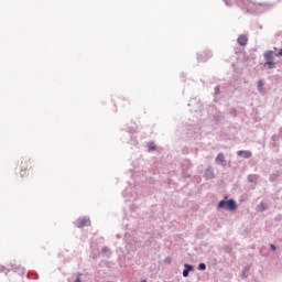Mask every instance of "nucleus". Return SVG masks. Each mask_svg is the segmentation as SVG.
Wrapping results in <instances>:
<instances>
[{
	"mask_svg": "<svg viewBox=\"0 0 282 282\" xmlns=\"http://www.w3.org/2000/svg\"><path fill=\"white\" fill-rule=\"evenodd\" d=\"M227 8L238 6V8H246L247 10H259V8H265V3L254 2L252 0H223Z\"/></svg>",
	"mask_w": 282,
	"mask_h": 282,
	"instance_id": "nucleus-1",
	"label": "nucleus"
},
{
	"mask_svg": "<svg viewBox=\"0 0 282 282\" xmlns=\"http://www.w3.org/2000/svg\"><path fill=\"white\" fill-rule=\"evenodd\" d=\"M217 209L218 210H237V202L232 198L226 200V199H223L218 203L217 205Z\"/></svg>",
	"mask_w": 282,
	"mask_h": 282,
	"instance_id": "nucleus-2",
	"label": "nucleus"
},
{
	"mask_svg": "<svg viewBox=\"0 0 282 282\" xmlns=\"http://www.w3.org/2000/svg\"><path fill=\"white\" fill-rule=\"evenodd\" d=\"M91 224V221H89V218L84 217V218H79L75 221V226L77 228H85V226H89Z\"/></svg>",
	"mask_w": 282,
	"mask_h": 282,
	"instance_id": "nucleus-3",
	"label": "nucleus"
},
{
	"mask_svg": "<svg viewBox=\"0 0 282 282\" xmlns=\"http://www.w3.org/2000/svg\"><path fill=\"white\" fill-rule=\"evenodd\" d=\"M237 155L239 158H245V160H250V158H252V152L249 150H239Z\"/></svg>",
	"mask_w": 282,
	"mask_h": 282,
	"instance_id": "nucleus-4",
	"label": "nucleus"
},
{
	"mask_svg": "<svg viewBox=\"0 0 282 282\" xmlns=\"http://www.w3.org/2000/svg\"><path fill=\"white\" fill-rule=\"evenodd\" d=\"M216 164H220L221 166H226V156L224 155V153H219L216 156Z\"/></svg>",
	"mask_w": 282,
	"mask_h": 282,
	"instance_id": "nucleus-5",
	"label": "nucleus"
},
{
	"mask_svg": "<svg viewBox=\"0 0 282 282\" xmlns=\"http://www.w3.org/2000/svg\"><path fill=\"white\" fill-rule=\"evenodd\" d=\"M184 270H183V276L184 279L188 278V274H191L192 270H193V264H188V263H185L184 264Z\"/></svg>",
	"mask_w": 282,
	"mask_h": 282,
	"instance_id": "nucleus-6",
	"label": "nucleus"
},
{
	"mask_svg": "<svg viewBox=\"0 0 282 282\" xmlns=\"http://www.w3.org/2000/svg\"><path fill=\"white\" fill-rule=\"evenodd\" d=\"M237 42L241 47H246L248 45V37L246 35H239Z\"/></svg>",
	"mask_w": 282,
	"mask_h": 282,
	"instance_id": "nucleus-7",
	"label": "nucleus"
},
{
	"mask_svg": "<svg viewBox=\"0 0 282 282\" xmlns=\"http://www.w3.org/2000/svg\"><path fill=\"white\" fill-rule=\"evenodd\" d=\"M204 176L205 180H213L215 177V172L213 171V167H207Z\"/></svg>",
	"mask_w": 282,
	"mask_h": 282,
	"instance_id": "nucleus-8",
	"label": "nucleus"
},
{
	"mask_svg": "<svg viewBox=\"0 0 282 282\" xmlns=\"http://www.w3.org/2000/svg\"><path fill=\"white\" fill-rule=\"evenodd\" d=\"M275 54L276 53H274V51H267L264 53V61L267 62L274 61V56H276Z\"/></svg>",
	"mask_w": 282,
	"mask_h": 282,
	"instance_id": "nucleus-9",
	"label": "nucleus"
},
{
	"mask_svg": "<svg viewBox=\"0 0 282 282\" xmlns=\"http://www.w3.org/2000/svg\"><path fill=\"white\" fill-rule=\"evenodd\" d=\"M248 182H250L251 184H257V182H259V175H257V174H249L248 175Z\"/></svg>",
	"mask_w": 282,
	"mask_h": 282,
	"instance_id": "nucleus-10",
	"label": "nucleus"
},
{
	"mask_svg": "<svg viewBox=\"0 0 282 282\" xmlns=\"http://www.w3.org/2000/svg\"><path fill=\"white\" fill-rule=\"evenodd\" d=\"M214 120L216 122H223V120H226V117L223 115V112H216L214 116Z\"/></svg>",
	"mask_w": 282,
	"mask_h": 282,
	"instance_id": "nucleus-11",
	"label": "nucleus"
},
{
	"mask_svg": "<svg viewBox=\"0 0 282 282\" xmlns=\"http://www.w3.org/2000/svg\"><path fill=\"white\" fill-rule=\"evenodd\" d=\"M123 197H126L127 199H132L133 195L131 194V187H127L123 191Z\"/></svg>",
	"mask_w": 282,
	"mask_h": 282,
	"instance_id": "nucleus-12",
	"label": "nucleus"
},
{
	"mask_svg": "<svg viewBox=\"0 0 282 282\" xmlns=\"http://www.w3.org/2000/svg\"><path fill=\"white\" fill-rule=\"evenodd\" d=\"M263 67H268V69H274L276 67V63H274V61L265 62Z\"/></svg>",
	"mask_w": 282,
	"mask_h": 282,
	"instance_id": "nucleus-13",
	"label": "nucleus"
},
{
	"mask_svg": "<svg viewBox=\"0 0 282 282\" xmlns=\"http://www.w3.org/2000/svg\"><path fill=\"white\" fill-rule=\"evenodd\" d=\"M256 210H257L258 213H264V210H265V204L260 203V204L257 206Z\"/></svg>",
	"mask_w": 282,
	"mask_h": 282,
	"instance_id": "nucleus-14",
	"label": "nucleus"
},
{
	"mask_svg": "<svg viewBox=\"0 0 282 282\" xmlns=\"http://www.w3.org/2000/svg\"><path fill=\"white\" fill-rule=\"evenodd\" d=\"M257 87H258V91L260 94H262L263 93V82H262V79L258 80Z\"/></svg>",
	"mask_w": 282,
	"mask_h": 282,
	"instance_id": "nucleus-15",
	"label": "nucleus"
},
{
	"mask_svg": "<svg viewBox=\"0 0 282 282\" xmlns=\"http://www.w3.org/2000/svg\"><path fill=\"white\" fill-rule=\"evenodd\" d=\"M276 180H279V174L276 173L270 174L269 176L270 182H276Z\"/></svg>",
	"mask_w": 282,
	"mask_h": 282,
	"instance_id": "nucleus-16",
	"label": "nucleus"
},
{
	"mask_svg": "<svg viewBox=\"0 0 282 282\" xmlns=\"http://www.w3.org/2000/svg\"><path fill=\"white\" fill-rule=\"evenodd\" d=\"M224 250H225V252H226L227 254H230V252H232V247H230V246H225Z\"/></svg>",
	"mask_w": 282,
	"mask_h": 282,
	"instance_id": "nucleus-17",
	"label": "nucleus"
},
{
	"mask_svg": "<svg viewBox=\"0 0 282 282\" xmlns=\"http://www.w3.org/2000/svg\"><path fill=\"white\" fill-rule=\"evenodd\" d=\"M279 138H281L280 134L279 135L278 134H273L271 137V140H272V142H279Z\"/></svg>",
	"mask_w": 282,
	"mask_h": 282,
	"instance_id": "nucleus-18",
	"label": "nucleus"
},
{
	"mask_svg": "<svg viewBox=\"0 0 282 282\" xmlns=\"http://www.w3.org/2000/svg\"><path fill=\"white\" fill-rule=\"evenodd\" d=\"M229 113H230L231 116H234V118L237 117V109L231 108V109L229 110Z\"/></svg>",
	"mask_w": 282,
	"mask_h": 282,
	"instance_id": "nucleus-19",
	"label": "nucleus"
},
{
	"mask_svg": "<svg viewBox=\"0 0 282 282\" xmlns=\"http://www.w3.org/2000/svg\"><path fill=\"white\" fill-rule=\"evenodd\" d=\"M198 270H202V271L206 270V263H204V262L199 263Z\"/></svg>",
	"mask_w": 282,
	"mask_h": 282,
	"instance_id": "nucleus-20",
	"label": "nucleus"
},
{
	"mask_svg": "<svg viewBox=\"0 0 282 282\" xmlns=\"http://www.w3.org/2000/svg\"><path fill=\"white\" fill-rule=\"evenodd\" d=\"M214 94H215V96H219V94H220V88H219V86H216L215 88H214Z\"/></svg>",
	"mask_w": 282,
	"mask_h": 282,
	"instance_id": "nucleus-21",
	"label": "nucleus"
},
{
	"mask_svg": "<svg viewBox=\"0 0 282 282\" xmlns=\"http://www.w3.org/2000/svg\"><path fill=\"white\" fill-rule=\"evenodd\" d=\"M12 270H19V271H20V274H23V273H24V270H23V268H21V267H13Z\"/></svg>",
	"mask_w": 282,
	"mask_h": 282,
	"instance_id": "nucleus-22",
	"label": "nucleus"
},
{
	"mask_svg": "<svg viewBox=\"0 0 282 282\" xmlns=\"http://www.w3.org/2000/svg\"><path fill=\"white\" fill-rule=\"evenodd\" d=\"M149 151H155V144L149 143Z\"/></svg>",
	"mask_w": 282,
	"mask_h": 282,
	"instance_id": "nucleus-23",
	"label": "nucleus"
},
{
	"mask_svg": "<svg viewBox=\"0 0 282 282\" xmlns=\"http://www.w3.org/2000/svg\"><path fill=\"white\" fill-rule=\"evenodd\" d=\"M248 270H250L249 267H246V268L242 270V279H243V276H246V272H248Z\"/></svg>",
	"mask_w": 282,
	"mask_h": 282,
	"instance_id": "nucleus-24",
	"label": "nucleus"
},
{
	"mask_svg": "<svg viewBox=\"0 0 282 282\" xmlns=\"http://www.w3.org/2000/svg\"><path fill=\"white\" fill-rule=\"evenodd\" d=\"M1 268V272H4V274H8V272H10V270L6 269V267H0Z\"/></svg>",
	"mask_w": 282,
	"mask_h": 282,
	"instance_id": "nucleus-25",
	"label": "nucleus"
},
{
	"mask_svg": "<svg viewBox=\"0 0 282 282\" xmlns=\"http://www.w3.org/2000/svg\"><path fill=\"white\" fill-rule=\"evenodd\" d=\"M109 248L108 247H102L101 252H108Z\"/></svg>",
	"mask_w": 282,
	"mask_h": 282,
	"instance_id": "nucleus-26",
	"label": "nucleus"
},
{
	"mask_svg": "<svg viewBox=\"0 0 282 282\" xmlns=\"http://www.w3.org/2000/svg\"><path fill=\"white\" fill-rule=\"evenodd\" d=\"M270 249L274 251V250H276V246L271 243Z\"/></svg>",
	"mask_w": 282,
	"mask_h": 282,
	"instance_id": "nucleus-27",
	"label": "nucleus"
},
{
	"mask_svg": "<svg viewBox=\"0 0 282 282\" xmlns=\"http://www.w3.org/2000/svg\"><path fill=\"white\" fill-rule=\"evenodd\" d=\"M275 56H282V48L279 51V53H275Z\"/></svg>",
	"mask_w": 282,
	"mask_h": 282,
	"instance_id": "nucleus-28",
	"label": "nucleus"
},
{
	"mask_svg": "<svg viewBox=\"0 0 282 282\" xmlns=\"http://www.w3.org/2000/svg\"><path fill=\"white\" fill-rule=\"evenodd\" d=\"M183 176L184 177H191V175L188 173H186V172L183 173Z\"/></svg>",
	"mask_w": 282,
	"mask_h": 282,
	"instance_id": "nucleus-29",
	"label": "nucleus"
},
{
	"mask_svg": "<svg viewBox=\"0 0 282 282\" xmlns=\"http://www.w3.org/2000/svg\"><path fill=\"white\" fill-rule=\"evenodd\" d=\"M197 59H198V61H206V59L202 58L200 55H197Z\"/></svg>",
	"mask_w": 282,
	"mask_h": 282,
	"instance_id": "nucleus-30",
	"label": "nucleus"
},
{
	"mask_svg": "<svg viewBox=\"0 0 282 282\" xmlns=\"http://www.w3.org/2000/svg\"><path fill=\"white\" fill-rule=\"evenodd\" d=\"M165 263H171V258H166Z\"/></svg>",
	"mask_w": 282,
	"mask_h": 282,
	"instance_id": "nucleus-31",
	"label": "nucleus"
},
{
	"mask_svg": "<svg viewBox=\"0 0 282 282\" xmlns=\"http://www.w3.org/2000/svg\"><path fill=\"white\" fill-rule=\"evenodd\" d=\"M20 175L23 177V175H25V172L21 171Z\"/></svg>",
	"mask_w": 282,
	"mask_h": 282,
	"instance_id": "nucleus-32",
	"label": "nucleus"
},
{
	"mask_svg": "<svg viewBox=\"0 0 282 282\" xmlns=\"http://www.w3.org/2000/svg\"><path fill=\"white\" fill-rule=\"evenodd\" d=\"M75 282H82L80 278H76Z\"/></svg>",
	"mask_w": 282,
	"mask_h": 282,
	"instance_id": "nucleus-33",
	"label": "nucleus"
},
{
	"mask_svg": "<svg viewBox=\"0 0 282 282\" xmlns=\"http://www.w3.org/2000/svg\"><path fill=\"white\" fill-rule=\"evenodd\" d=\"M117 238L120 239V235H117Z\"/></svg>",
	"mask_w": 282,
	"mask_h": 282,
	"instance_id": "nucleus-34",
	"label": "nucleus"
},
{
	"mask_svg": "<svg viewBox=\"0 0 282 282\" xmlns=\"http://www.w3.org/2000/svg\"><path fill=\"white\" fill-rule=\"evenodd\" d=\"M140 282H147V280H141Z\"/></svg>",
	"mask_w": 282,
	"mask_h": 282,
	"instance_id": "nucleus-35",
	"label": "nucleus"
},
{
	"mask_svg": "<svg viewBox=\"0 0 282 282\" xmlns=\"http://www.w3.org/2000/svg\"><path fill=\"white\" fill-rule=\"evenodd\" d=\"M133 144H138V142L134 141Z\"/></svg>",
	"mask_w": 282,
	"mask_h": 282,
	"instance_id": "nucleus-36",
	"label": "nucleus"
}]
</instances>
